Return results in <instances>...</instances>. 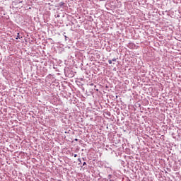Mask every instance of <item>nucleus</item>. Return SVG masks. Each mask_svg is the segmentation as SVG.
<instances>
[{"mask_svg": "<svg viewBox=\"0 0 181 181\" xmlns=\"http://www.w3.org/2000/svg\"><path fill=\"white\" fill-rule=\"evenodd\" d=\"M19 37H20V35H19V33H18L17 37H16V39L18 40V39H19Z\"/></svg>", "mask_w": 181, "mask_h": 181, "instance_id": "f257e3e1", "label": "nucleus"}, {"mask_svg": "<svg viewBox=\"0 0 181 181\" xmlns=\"http://www.w3.org/2000/svg\"><path fill=\"white\" fill-rule=\"evenodd\" d=\"M108 63H109V64H112V60H109Z\"/></svg>", "mask_w": 181, "mask_h": 181, "instance_id": "f03ea898", "label": "nucleus"}, {"mask_svg": "<svg viewBox=\"0 0 181 181\" xmlns=\"http://www.w3.org/2000/svg\"><path fill=\"white\" fill-rule=\"evenodd\" d=\"M112 62H117V59L116 58H113L112 59Z\"/></svg>", "mask_w": 181, "mask_h": 181, "instance_id": "7ed1b4c3", "label": "nucleus"}, {"mask_svg": "<svg viewBox=\"0 0 181 181\" xmlns=\"http://www.w3.org/2000/svg\"><path fill=\"white\" fill-rule=\"evenodd\" d=\"M78 162H80V163H81V158H78Z\"/></svg>", "mask_w": 181, "mask_h": 181, "instance_id": "20e7f679", "label": "nucleus"}, {"mask_svg": "<svg viewBox=\"0 0 181 181\" xmlns=\"http://www.w3.org/2000/svg\"><path fill=\"white\" fill-rule=\"evenodd\" d=\"M85 165H87V163L84 162V163H83V166H84Z\"/></svg>", "mask_w": 181, "mask_h": 181, "instance_id": "39448f33", "label": "nucleus"}, {"mask_svg": "<svg viewBox=\"0 0 181 181\" xmlns=\"http://www.w3.org/2000/svg\"><path fill=\"white\" fill-rule=\"evenodd\" d=\"M74 158H77V154H75V155H74Z\"/></svg>", "mask_w": 181, "mask_h": 181, "instance_id": "423d86ee", "label": "nucleus"}]
</instances>
